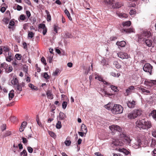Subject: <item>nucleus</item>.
Segmentation results:
<instances>
[{"instance_id": "1", "label": "nucleus", "mask_w": 156, "mask_h": 156, "mask_svg": "<svg viewBox=\"0 0 156 156\" xmlns=\"http://www.w3.org/2000/svg\"><path fill=\"white\" fill-rule=\"evenodd\" d=\"M136 126L142 129H148L152 126V124L150 121H145L144 119L137 120L136 122Z\"/></svg>"}, {"instance_id": "2", "label": "nucleus", "mask_w": 156, "mask_h": 156, "mask_svg": "<svg viewBox=\"0 0 156 156\" xmlns=\"http://www.w3.org/2000/svg\"><path fill=\"white\" fill-rule=\"evenodd\" d=\"M142 112L140 109H135L133 111L129 113L128 115V117L130 119H133L140 116Z\"/></svg>"}, {"instance_id": "3", "label": "nucleus", "mask_w": 156, "mask_h": 156, "mask_svg": "<svg viewBox=\"0 0 156 156\" xmlns=\"http://www.w3.org/2000/svg\"><path fill=\"white\" fill-rule=\"evenodd\" d=\"M123 110V108L121 105L115 104L112 108L111 111L113 114H118L122 113Z\"/></svg>"}, {"instance_id": "4", "label": "nucleus", "mask_w": 156, "mask_h": 156, "mask_svg": "<svg viewBox=\"0 0 156 156\" xmlns=\"http://www.w3.org/2000/svg\"><path fill=\"white\" fill-rule=\"evenodd\" d=\"M153 67L149 63H146L143 67L144 71L146 72L149 73L150 75L152 74V70Z\"/></svg>"}, {"instance_id": "5", "label": "nucleus", "mask_w": 156, "mask_h": 156, "mask_svg": "<svg viewBox=\"0 0 156 156\" xmlns=\"http://www.w3.org/2000/svg\"><path fill=\"white\" fill-rule=\"evenodd\" d=\"M109 128L112 133H114L116 132H119L122 133V130L121 128L119 126L112 125L109 126Z\"/></svg>"}, {"instance_id": "6", "label": "nucleus", "mask_w": 156, "mask_h": 156, "mask_svg": "<svg viewBox=\"0 0 156 156\" xmlns=\"http://www.w3.org/2000/svg\"><path fill=\"white\" fill-rule=\"evenodd\" d=\"M144 84L147 87H151L154 85L156 84V80H146L144 82Z\"/></svg>"}, {"instance_id": "7", "label": "nucleus", "mask_w": 156, "mask_h": 156, "mask_svg": "<svg viewBox=\"0 0 156 156\" xmlns=\"http://www.w3.org/2000/svg\"><path fill=\"white\" fill-rule=\"evenodd\" d=\"M142 141L139 138H137L136 141L133 144V147L135 149H138L141 147Z\"/></svg>"}, {"instance_id": "8", "label": "nucleus", "mask_w": 156, "mask_h": 156, "mask_svg": "<svg viewBox=\"0 0 156 156\" xmlns=\"http://www.w3.org/2000/svg\"><path fill=\"white\" fill-rule=\"evenodd\" d=\"M120 136L121 137L124 138L125 141L126 143L127 144H128L129 145L130 144L131 140L130 139L129 137L126 136V134L123 133H120Z\"/></svg>"}, {"instance_id": "9", "label": "nucleus", "mask_w": 156, "mask_h": 156, "mask_svg": "<svg viewBox=\"0 0 156 156\" xmlns=\"http://www.w3.org/2000/svg\"><path fill=\"white\" fill-rule=\"evenodd\" d=\"M136 103V102L134 100L132 101L130 100L128 101L126 103L128 107L130 108H134L135 107Z\"/></svg>"}, {"instance_id": "10", "label": "nucleus", "mask_w": 156, "mask_h": 156, "mask_svg": "<svg viewBox=\"0 0 156 156\" xmlns=\"http://www.w3.org/2000/svg\"><path fill=\"white\" fill-rule=\"evenodd\" d=\"M118 55L119 57L122 59H127L129 58V55L126 53L120 52L118 53Z\"/></svg>"}, {"instance_id": "11", "label": "nucleus", "mask_w": 156, "mask_h": 156, "mask_svg": "<svg viewBox=\"0 0 156 156\" xmlns=\"http://www.w3.org/2000/svg\"><path fill=\"white\" fill-rule=\"evenodd\" d=\"M135 88L134 86H131L129 87L126 90V93L125 94V96H127L130 94L132 92H133V90H134Z\"/></svg>"}, {"instance_id": "12", "label": "nucleus", "mask_w": 156, "mask_h": 156, "mask_svg": "<svg viewBox=\"0 0 156 156\" xmlns=\"http://www.w3.org/2000/svg\"><path fill=\"white\" fill-rule=\"evenodd\" d=\"M104 2L105 4L109 6H110L112 8V6H114L115 3L114 0H104Z\"/></svg>"}, {"instance_id": "13", "label": "nucleus", "mask_w": 156, "mask_h": 156, "mask_svg": "<svg viewBox=\"0 0 156 156\" xmlns=\"http://www.w3.org/2000/svg\"><path fill=\"white\" fill-rule=\"evenodd\" d=\"M95 79H97L99 81H101L103 82L104 84L106 85H110V83L106 82V81L103 80V78L100 75H95Z\"/></svg>"}, {"instance_id": "14", "label": "nucleus", "mask_w": 156, "mask_h": 156, "mask_svg": "<svg viewBox=\"0 0 156 156\" xmlns=\"http://www.w3.org/2000/svg\"><path fill=\"white\" fill-rule=\"evenodd\" d=\"M112 144L115 146H121L122 145V142H120L118 139H113Z\"/></svg>"}, {"instance_id": "15", "label": "nucleus", "mask_w": 156, "mask_h": 156, "mask_svg": "<svg viewBox=\"0 0 156 156\" xmlns=\"http://www.w3.org/2000/svg\"><path fill=\"white\" fill-rule=\"evenodd\" d=\"M12 53L11 52H9L8 54H5V57L6 60L7 61L10 62L13 59L12 57Z\"/></svg>"}, {"instance_id": "16", "label": "nucleus", "mask_w": 156, "mask_h": 156, "mask_svg": "<svg viewBox=\"0 0 156 156\" xmlns=\"http://www.w3.org/2000/svg\"><path fill=\"white\" fill-rule=\"evenodd\" d=\"M46 94L48 98L50 99H52L53 98V95L52 94V91L51 90H48L46 92Z\"/></svg>"}, {"instance_id": "17", "label": "nucleus", "mask_w": 156, "mask_h": 156, "mask_svg": "<svg viewBox=\"0 0 156 156\" xmlns=\"http://www.w3.org/2000/svg\"><path fill=\"white\" fill-rule=\"evenodd\" d=\"M118 151L119 152H122L125 155H128L130 153V152L129 151L124 148H119Z\"/></svg>"}, {"instance_id": "18", "label": "nucleus", "mask_w": 156, "mask_h": 156, "mask_svg": "<svg viewBox=\"0 0 156 156\" xmlns=\"http://www.w3.org/2000/svg\"><path fill=\"white\" fill-rule=\"evenodd\" d=\"M126 44V43L124 41H122L120 42L117 41L116 43V44L118 46H120L122 47H124Z\"/></svg>"}, {"instance_id": "19", "label": "nucleus", "mask_w": 156, "mask_h": 156, "mask_svg": "<svg viewBox=\"0 0 156 156\" xmlns=\"http://www.w3.org/2000/svg\"><path fill=\"white\" fill-rule=\"evenodd\" d=\"M153 41L152 40L150 39H146L145 40V43L147 46L150 47L152 44Z\"/></svg>"}, {"instance_id": "20", "label": "nucleus", "mask_w": 156, "mask_h": 156, "mask_svg": "<svg viewBox=\"0 0 156 156\" xmlns=\"http://www.w3.org/2000/svg\"><path fill=\"white\" fill-rule=\"evenodd\" d=\"M115 4L114 6H112V8H119L121 7L123 5L119 2H115Z\"/></svg>"}, {"instance_id": "21", "label": "nucleus", "mask_w": 156, "mask_h": 156, "mask_svg": "<svg viewBox=\"0 0 156 156\" xmlns=\"http://www.w3.org/2000/svg\"><path fill=\"white\" fill-rule=\"evenodd\" d=\"M151 115L153 118L156 121V110H154L151 112L149 115Z\"/></svg>"}, {"instance_id": "22", "label": "nucleus", "mask_w": 156, "mask_h": 156, "mask_svg": "<svg viewBox=\"0 0 156 156\" xmlns=\"http://www.w3.org/2000/svg\"><path fill=\"white\" fill-rule=\"evenodd\" d=\"M14 90H12L10 91L9 93V100H10L12 99L13 97L14 96Z\"/></svg>"}, {"instance_id": "23", "label": "nucleus", "mask_w": 156, "mask_h": 156, "mask_svg": "<svg viewBox=\"0 0 156 156\" xmlns=\"http://www.w3.org/2000/svg\"><path fill=\"white\" fill-rule=\"evenodd\" d=\"M81 128L82 131L85 134H86L87 131V128L86 126L84 124H82L81 126Z\"/></svg>"}, {"instance_id": "24", "label": "nucleus", "mask_w": 156, "mask_h": 156, "mask_svg": "<svg viewBox=\"0 0 156 156\" xmlns=\"http://www.w3.org/2000/svg\"><path fill=\"white\" fill-rule=\"evenodd\" d=\"M120 17L126 18L128 17V14L126 13H116Z\"/></svg>"}, {"instance_id": "25", "label": "nucleus", "mask_w": 156, "mask_h": 156, "mask_svg": "<svg viewBox=\"0 0 156 156\" xmlns=\"http://www.w3.org/2000/svg\"><path fill=\"white\" fill-rule=\"evenodd\" d=\"M59 119L61 120H64L66 118V115L63 113L60 112L59 114Z\"/></svg>"}, {"instance_id": "26", "label": "nucleus", "mask_w": 156, "mask_h": 156, "mask_svg": "<svg viewBox=\"0 0 156 156\" xmlns=\"http://www.w3.org/2000/svg\"><path fill=\"white\" fill-rule=\"evenodd\" d=\"M133 30L132 28H129L127 29H123L122 32L123 31L126 33H130L133 32Z\"/></svg>"}, {"instance_id": "27", "label": "nucleus", "mask_w": 156, "mask_h": 156, "mask_svg": "<svg viewBox=\"0 0 156 156\" xmlns=\"http://www.w3.org/2000/svg\"><path fill=\"white\" fill-rule=\"evenodd\" d=\"M111 75L115 77H118L120 76V73H118L117 74L114 72H112L110 73Z\"/></svg>"}, {"instance_id": "28", "label": "nucleus", "mask_w": 156, "mask_h": 156, "mask_svg": "<svg viewBox=\"0 0 156 156\" xmlns=\"http://www.w3.org/2000/svg\"><path fill=\"white\" fill-rule=\"evenodd\" d=\"M64 12L66 15L67 16L69 19L70 20H72V18L70 16V14L69 12V11L66 9Z\"/></svg>"}, {"instance_id": "29", "label": "nucleus", "mask_w": 156, "mask_h": 156, "mask_svg": "<svg viewBox=\"0 0 156 156\" xmlns=\"http://www.w3.org/2000/svg\"><path fill=\"white\" fill-rule=\"evenodd\" d=\"M45 12L47 14V19L48 21H50L51 20V17L49 13V12L47 10H45Z\"/></svg>"}, {"instance_id": "30", "label": "nucleus", "mask_w": 156, "mask_h": 156, "mask_svg": "<svg viewBox=\"0 0 156 156\" xmlns=\"http://www.w3.org/2000/svg\"><path fill=\"white\" fill-rule=\"evenodd\" d=\"M3 48V51L5 52V54H6V52H9L10 50L9 48L7 46H2Z\"/></svg>"}, {"instance_id": "31", "label": "nucleus", "mask_w": 156, "mask_h": 156, "mask_svg": "<svg viewBox=\"0 0 156 156\" xmlns=\"http://www.w3.org/2000/svg\"><path fill=\"white\" fill-rule=\"evenodd\" d=\"M28 86L32 90H37L38 89V88L37 87L34 86V85L31 83L29 84Z\"/></svg>"}, {"instance_id": "32", "label": "nucleus", "mask_w": 156, "mask_h": 156, "mask_svg": "<svg viewBox=\"0 0 156 156\" xmlns=\"http://www.w3.org/2000/svg\"><path fill=\"white\" fill-rule=\"evenodd\" d=\"M62 127V125L61 122L59 121H58L56 125V128L59 129H61Z\"/></svg>"}, {"instance_id": "33", "label": "nucleus", "mask_w": 156, "mask_h": 156, "mask_svg": "<svg viewBox=\"0 0 156 156\" xmlns=\"http://www.w3.org/2000/svg\"><path fill=\"white\" fill-rule=\"evenodd\" d=\"M8 67V64L5 62H3L0 65V68H3L4 69H5V70H6V69Z\"/></svg>"}, {"instance_id": "34", "label": "nucleus", "mask_w": 156, "mask_h": 156, "mask_svg": "<svg viewBox=\"0 0 156 156\" xmlns=\"http://www.w3.org/2000/svg\"><path fill=\"white\" fill-rule=\"evenodd\" d=\"M38 28V31H40L39 30H40L41 29H42L43 30V29H44L45 28H46V27L45 26V24L41 23L39 25Z\"/></svg>"}, {"instance_id": "35", "label": "nucleus", "mask_w": 156, "mask_h": 156, "mask_svg": "<svg viewBox=\"0 0 156 156\" xmlns=\"http://www.w3.org/2000/svg\"><path fill=\"white\" fill-rule=\"evenodd\" d=\"M11 83L12 85H17L18 83L17 79L16 78H15L14 79L13 78V80L11 81Z\"/></svg>"}, {"instance_id": "36", "label": "nucleus", "mask_w": 156, "mask_h": 156, "mask_svg": "<svg viewBox=\"0 0 156 156\" xmlns=\"http://www.w3.org/2000/svg\"><path fill=\"white\" fill-rule=\"evenodd\" d=\"M34 34L32 32H29L28 34V38H31L34 37Z\"/></svg>"}, {"instance_id": "37", "label": "nucleus", "mask_w": 156, "mask_h": 156, "mask_svg": "<svg viewBox=\"0 0 156 156\" xmlns=\"http://www.w3.org/2000/svg\"><path fill=\"white\" fill-rule=\"evenodd\" d=\"M131 24L130 21H128L122 23V25L124 26H127L129 27Z\"/></svg>"}, {"instance_id": "38", "label": "nucleus", "mask_w": 156, "mask_h": 156, "mask_svg": "<svg viewBox=\"0 0 156 156\" xmlns=\"http://www.w3.org/2000/svg\"><path fill=\"white\" fill-rule=\"evenodd\" d=\"M110 87L111 89L115 92H118L119 90L117 88V87L113 86V85H110Z\"/></svg>"}, {"instance_id": "39", "label": "nucleus", "mask_w": 156, "mask_h": 156, "mask_svg": "<svg viewBox=\"0 0 156 156\" xmlns=\"http://www.w3.org/2000/svg\"><path fill=\"white\" fill-rule=\"evenodd\" d=\"M144 36L147 38L151 36V33L150 31H146L144 34Z\"/></svg>"}, {"instance_id": "40", "label": "nucleus", "mask_w": 156, "mask_h": 156, "mask_svg": "<svg viewBox=\"0 0 156 156\" xmlns=\"http://www.w3.org/2000/svg\"><path fill=\"white\" fill-rule=\"evenodd\" d=\"M65 37L66 38H71L73 36L72 34L69 33H66L65 34Z\"/></svg>"}, {"instance_id": "41", "label": "nucleus", "mask_w": 156, "mask_h": 156, "mask_svg": "<svg viewBox=\"0 0 156 156\" xmlns=\"http://www.w3.org/2000/svg\"><path fill=\"white\" fill-rule=\"evenodd\" d=\"M49 134V135L52 137L55 138L56 137V135H55V133H54L53 132L51 131H48Z\"/></svg>"}, {"instance_id": "42", "label": "nucleus", "mask_w": 156, "mask_h": 156, "mask_svg": "<svg viewBox=\"0 0 156 156\" xmlns=\"http://www.w3.org/2000/svg\"><path fill=\"white\" fill-rule=\"evenodd\" d=\"M114 64L115 65V67L117 69H119L121 68V66L117 61L114 62Z\"/></svg>"}, {"instance_id": "43", "label": "nucleus", "mask_w": 156, "mask_h": 156, "mask_svg": "<svg viewBox=\"0 0 156 156\" xmlns=\"http://www.w3.org/2000/svg\"><path fill=\"white\" fill-rule=\"evenodd\" d=\"M13 70L12 67L11 66H9L8 68H7L5 70V71L6 72L9 73L10 72L12 71Z\"/></svg>"}, {"instance_id": "44", "label": "nucleus", "mask_w": 156, "mask_h": 156, "mask_svg": "<svg viewBox=\"0 0 156 156\" xmlns=\"http://www.w3.org/2000/svg\"><path fill=\"white\" fill-rule=\"evenodd\" d=\"M105 108L108 110L111 109L112 110V106H111V103L108 104L107 105H105Z\"/></svg>"}, {"instance_id": "45", "label": "nucleus", "mask_w": 156, "mask_h": 156, "mask_svg": "<svg viewBox=\"0 0 156 156\" xmlns=\"http://www.w3.org/2000/svg\"><path fill=\"white\" fill-rule=\"evenodd\" d=\"M156 145V141L154 140H152L151 146L154 147Z\"/></svg>"}, {"instance_id": "46", "label": "nucleus", "mask_w": 156, "mask_h": 156, "mask_svg": "<svg viewBox=\"0 0 156 156\" xmlns=\"http://www.w3.org/2000/svg\"><path fill=\"white\" fill-rule=\"evenodd\" d=\"M16 58L18 60H20L21 58V55L20 54H16L15 56Z\"/></svg>"}, {"instance_id": "47", "label": "nucleus", "mask_w": 156, "mask_h": 156, "mask_svg": "<svg viewBox=\"0 0 156 156\" xmlns=\"http://www.w3.org/2000/svg\"><path fill=\"white\" fill-rule=\"evenodd\" d=\"M10 120L12 122H14L17 120L16 118L14 116H11L10 118Z\"/></svg>"}, {"instance_id": "48", "label": "nucleus", "mask_w": 156, "mask_h": 156, "mask_svg": "<svg viewBox=\"0 0 156 156\" xmlns=\"http://www.w3.org/2000/svg\"><path fill=\"white\" fill-rule=\"evenodd\" d=\"M140 90L141 92L143 93H150V91L144 88H141Z\"/></svg>"}, {"instance_id": "49", "label": "nucleus", "mask_w": 156, "mask_h": 156, "mask_svg": "<svg viewBox=\"0 0 156 156\" xmlns=\"http://www.w3.org/2000/svg\"><path fill=\"white\" fill-rule=\"evenodd\" d=\"M67 102L66 101H64L63 102L62 104V107L64 109H66V108L67 106Z\"/></svg>"}, {"instance_id": "50", "label": "nucleus", "mask_w": 156, "mask_h": 156, "mask_svg": "<svg viewBox=\"0 0 156 156\" xmlns=\"http://www.w3.org/2000/svg\"><path fill=\"white\" fill-rule=\"evenodd\" d=\"M136 13V11L135 10V9L134 10H131L129 12V14L130 15H133L134 14H135Z\"/></svg>"}, {"instance_id": "51", "label": "nucleus", "mask_w": 156, "mask_h": 156, "mask_svg": "<svg viewBox=\"0 0 156 156\" xmlns=\"http://www.w3.org/2000/svg\"><path fill=\"white\" fill-rule=\"evenodd\" d=\"M43 76L44 78L47 79H48L50 78L49 76L47 73H44Z\"/></svg>"}, {"instance_id": "52", "label": "nucleus", "mask_w": 156, "mask_h": 156, "mask_svg": "<svg viewBox=\"0 0 156 156\" xmlns=\"http://www.w3.org/2000/svg\"><path fill=\"white\" fill-rule=\"evenodd\" d=\"M41 61L44 65H46L47 64V63L46 62V60L44 57H42L41 58Z\"/></svg>"}, {"instance_id": "53", "label": "nucleus", "mask_w": 156, "mask_h": 156, "mask_svg": "<svg viewBox=\"0 0 156 156\" xmlns=\"http://www.w3.org/2000/svg\"><path fill=\"white\" fill-rule=\"evenodd\" d=\"M12 134L11 132L10 131H7L5 134L4 135V136L5 137L9 136L11 135Z\"/></svg>"}, {"instance_id": "54", "label": "nucleus", "mask_w": 156, "mask_h": 156, "mask_svg": "<svg viewBox=\"0 0 156 156\" xmlns=\"http://www.w3.org/2000/svg\"><path fill=\"white\" fill-rule=\"evenodd\" d=\"M65 143L66 145L69 146L71 144V141L69 140H66L65 142Z\"/></svg>"}, {"instance_id": "55", "label": "nucleus", "mask_w": 156, "mask_h": 156, "mask_svg": "<svg viewBox=\"0 0 156 156\" xmlns=\"http://www.w3.org/2000/svg\"><path fill=\"white\" fill-rule=\"evenodd\" d=\"M27 149L28 151L30 153H32L33 150L31 147H28L27 148Z\"/></svg>"}, {"instance_id": "56", "label": "nucleus", "mask_w": 156, "mask_h": 156, "mask_svg": "<svg viewBox=\"0 0 156 156\" xmlns=\"http://www.w3.org/2000/svg\"><path fill=\"white\" fill-rule=\"evenodd\" d=\"M152 134L154 137H156V130H152Z\"/></svg>"}, {"instance_id": "57", "label": "nucleus", "mask_w": 156, "mask_h": 156, "mask_svg": "<svg viewBox=\"0 0 156 156\" xmlns=\"http://www.w3.org/2000/svg\"><path fill=\"white\" fill-rule=\"evenodd\" d=\"M17 89L20 91H21L22 90V87H21V85H20L18 84L17 85Z\"/></svg>"}, {"instance_id": "58", "label": "nucleus", "mask_w": 156, "mask_h": 156, "mask_svg": "<svg viewBox=\"0 0 156 156\" xmlns=\"http://www.w3.org/2000/svg\"><path fill=\"white\" fill-rule=\"evenodd\" d=\"M22 139L23 140V143L24 144H26L27 142V140L26 138L23 137L22 138Z\"/></svg>"}, {"instance_id": "59", "label": "nucleus", "mask_w": 156, "mask_h": 156, "mask_svg": "<svg viewBox=\"0 0 156 156\" xmlns=\"http://www.w3.org/2000/svg\"><path fill=\"white\" fill-rule=\"evenodd\" d=\"M25 2L29 5H31V3L29 0H25Z\"/></svg>"}, {"instance_id": "60", "label": "nucleus", "mask_w": 156, "mask_h": 156, "mask_svg": "<svg viewBox=\"0 0 156 156\" xmlns=\"http://www.w3.org/2000/svg\"><path fill=\"white\" fill-rule=\"evenodd\" d=\"M103 92L105 94V95L106 97L108 96H111L112 95V94L107 92V91H104Z\"/></svg>"}, {"instance_id": "61", "label": "nucleus", "mask_w": 156, "mask_h": 156, "mask_svg": "<svg viewBox=\"0 0 156 156\" xmlns=\"http://www.w3.org/2000/svg\"><path fill=\"white\" fill-rule=\"evenodd\" d=\"M20 18L21 20H24L25 19V16L24 15H20Z\"/></svg>"}, {"instance_id": "62", "label": "nucleus", "mask_w": 156, "mask_h": 156, "mask_svg": "<svg viewBox=\"0 0 156 156\" xmlns=\"http://www.w3.org/2000/svg\"><path fill=\"white\" fill-rule=\"evenodd\" d=\"M22 9H23V7L19 5H18L17 6V9L18 10L20 11V10H22Z\"/></svg>"}, {"instance_id": "63", "label": "nucleus", "mask_w": 156, "mask_h": 156, "mask_svg": "<svg viewBox=\"0 0 156 156\" xmlns=\"http://www.w3.org/2000/svg\"><path fill=\"white\" fill-rule=\"evenodd\" d=\"M26 13L27 17L28 18H29L31 16V14L30 12L29 11H27L26 12Z\"/></svg>"}, {"instance_id": "64", "label": "nucleus", "mask_w": 156, "mask_h": 156, "mask_svg": "<svg viewBox=\"0 0 156 156\" xmlns=\"http://www.w3.org/2000/svg\"><path fill=\"white\" fill-rule=\"evenodd\" d=\"M153 156H156V148L154 149L153 151Z\"/></svg>"}]
</instances>
